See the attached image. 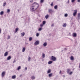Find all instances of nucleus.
Instances as JSON below:
<instances>
[{"label":"nucleus","instance_id":"obj_16","mask_svg":"<svg viewBox=\"0 0 80 80\" xmlns=\"http://www.w3.org/2000/svg\"><path fill=\"white\" fill-rule=\"evenodd\" d=\"M21 34L22 37H23V36L25 35V32H23L21 33Z\"/></svg>","mask_w":80,"mask_h":80},{"label":"nucleus","instance_id":"obj_14","mask_svg":"<svg viewBox=\"0 0 80 80\" xmlns=\"http://www.w3.org/2000/svg\"><path fill=\"white\" fill-rule=\"evenodd\" d=\"M42 58H44L45 57V54L44 53H42Z\"/></svg>","mask_w":80,"mask_h":80},{"label":"nucleus","instance_id":"obj_54","mask_svg":"<svg viewBox=\"0 0 80 80\" xmlns=\"http://www.w3.org/2000/svg\"><path fill=\"white\" fill-rule=\"evenodd\" d=\"M63 77H65V75H63Z\"/></svg>","mask_w":80,"mask_h":80},{"label":"nucleus","instance_id":"obj_41","mask_svg":"<svg viewBox=\"0 0 80 80\" xmlns=\"http://www.w3.org/2000/svg\"><path fill=\"white\" fill-rule=\"evenodd\" d=\"M75 0H71V2H72V3H73V2H75Z\"/></svg>","mask_w":80,"mask_h":80},{"label":"nucleus","instance_id":"obj_23","mask_svg":"<svg viewBox=\"0 0 80 80\" xmlns=\"http://www.w3.org/2000/svg\"><path fill=\"white\" fill-rule=\"evenodd\" d=\"M48 15L47 14L45 16V18H46V19H47L48 18Z\"/></svg>","mask_w":80,"mask_h":80},{"label":"nucleus","instance_id":"obj_26","mask_svg":"<svg viewBox=\"0 0 80 80\" xmlns=\"http://www.w3.org/2000/svg\"><path fill=\"white\" fill-rule=\"evenodd\" d=\"M52 76V73H51L48 75V76L49 77H51Z\"/></svg>","mask_w":80,"mask_h":80},{"label":"nucleus","instance_id":"obj_56","mask_svg":"<svg viewBox=\"0 0 80 80\" xmlns=\"http://www.w3.org/2000/svg\"><path fill=\"white\" fill-rule=\"evenodd\" d=\"M49 35H51V34H49Z\"/></svg>","mask_w":80,"mask_h":80},{"label":"nucleus","instance_id":"obj_43","mask_svg":"<svg viewBox=\"0 0 80 80\" xmlns=\"http://www.w3.org/2000/svg\"><path fill=\"white\" fill-rule=\"evenodd\" d=\"M25 70H27V67H25Z\"/></svg>","mask_w":80,"mask_h":80},{"label":"nucleus","instance_id":"obj_52","mask_svg":"<svg viewBox=\"0 0 80 80\" xmlns=\"http://www.w3.org/2000/svg\"><path fill=\"white\" fill-rule=\"evenodd\" d=\"M22 75L21 74L20 75V77H22Z\"/></svg>","mask_w":80,"mask_h":80},{"label":"nucleus","instance_id":"obj_33","mask_svg":"<svg viewBox=\"0 0 80 80\" xmlns=\"http://www.w3.org/2000/svg\"><path fill=\"white\" fill-rule=\"evenodd\" d=\"M42 30V28H40L38 29V31H41Z\"/></svg>","mask_w":80,"mask_h":80},{"label":"nucleus","instance_id":"obj_4","mask_svg":"<svg viewBox=\"0 0 80 80\" xmlns=\"http://www.w3.org/2000/svg\"><path fill=\"white\" fill-rule=\"evenodd\" d=\"M51 60H52V61H55V60H56V58L54 57L53 56H52Z\"/></svg>","mask_w":80,"mask_h":80},{"label":"nucleus","instance_id":"obj_20","mask_svg":"<svg viewBox=\"0 0 80 80\" xmlns=\"http://www.w3.org/2000/svg\"><path fill=\"white\" fill-rule=\"evenodd\" d=\"M52 63H53V62L52 61H50L48 62V64L49 65H50Z\"/></svg>","mask_w":80,"mask_h":80},{"label":"nucleus","instance_id":"obj_32","mask_svg":"<svg viewBox=\"0 0 80 80\" xmlns=\"http://www.w3.org/2000/svg\"><path fill=\"white\" fill-rule=\"evenodd\" d=\"M54 9H55L56 10L57 9V6L56 5L54 6Z\"/></svg>","mask_w":80,"mask_h":80},{"label":"nucleus","instance_id":"obj_44","mask_svg":"<svg viewBox=\"0 0 80 80\" xmlns=\"http://www.w3.org/2000/svg\"><path fill=\"white\" fill-rule=\"evenodd\" d=\"M61 73H62V71L61 70L59 72V74H61Z\"/></svg>","mask_w":80,"mask_h":80},{"label":"nucleus","instance_id":"obj_28","mask_svg":"<svg viewBox=\"0 0 80 80\" xmlns=\"http://www.w3.org/2000/svg\"><path fill=\"white\" fill-rule=\"evenodd\" d=\"M46 23V22L45 21H44L42 22V24L43 25H45V24Z\"/></svg>","mask_w":80,"mask_h":80},{"label":"nucleus","instance_id":"obj_35","mask_svg":"<svg viewBox=\"0 0 80 80\" xmlns=\"http://www.w3.org/2000/svg\"><path fill=\"white\" fill-rule=\"evenodd\" d=\"M69 73V74L70 75H72V73H73V72H71Z\"/></svg>","mask_w":80,"mask_h":80},{"label":"nucleus","instance_id":"obj_29","mask_svg":"<svg viewBox=\"0 0 80 80\" xmlns=\"http://www.w3.org/2000/svg\"><path fill=\"white\" fill-rule=\"evenodd\" d=\"M51 72V70L49 69L47 72L48 73H50Z\"/></svg>","mask_w":80,"mask_h":80},{"label":"nucleus","instance_id":"obj_47","mask_svg":"<svg viewBox=\"0 0 80 80\" xmlns=\"http://www.w3.org/2000/svg\"><path fill=\"white\" fill-rule=\"evenodd\" d=\"M16 62V60H14V61H13V63H15Z\"/></svg>","mask_w":80,"mask_h":80},{"label":"nucleus","instance_id":"obj_5","mask_svg":"<svg viewBox=\"0 0 80 80\" xmlns=\"http://www.w3.org/2000/svg\"><path fill=\"white\" fill-rule=\"evenodd\" d=\"M72 37H77V33L73 32L72 33Z\"/></svg>","mask_w":80,"mask_h":80},{"label":"nucleus","instance_id":"obj_13","mask_svg":"<svg viewBox=\"0 0 80 80\" xmlns=\"http://www.w3.org/2000/svg\"><path fill=\"white\" fill-rule=\"evenodd\" d=\"M78 20H79L80 18V13H78Z\"/></svg>","mask_w":80,"mask_h":80},{"label":"nucleus","instance_id":"obj_12","mask_svg":"<svg viewBox=\"0 0 80 80\" xmlns=\"http://www.w3.org/2000/svg\"><path fill=\"white\" fill-rule=\"evenodd\" d=\"M48 12L49 13H52V12H53V11L51 9H49Z\"/></svg>","mask_w":80,"mask_h":80},{"label":"nucleus","instance_id":"obj_39","mask_svg":"<svg viewBox=\"0 0 80 80\" xmlns=\"http://www.w3.org/2000/svg\"><path fill=\"white\" fill-rule=\"evenodd\" d=\"M43 24H41L40 25V27H43Z\"/></svg>","mask_w":80,"mask_h":80},{"label":"nucleus","instance_id":"obj_49","mask_svg":"<svg viewBox=\"0 0 80 80\" xmlns=\"http://www.w3.org/2000/svg\"><path fill=\"white\" fill-rule=\"evenodd\" d=\"M1 28H0V33H1Z\"/></svg>","mask_w":80,"mask_h":80},{"label":"nucleus","instance_id":"obj_57","mask_svg":"<svg viewBox=\"0 0 80 80\" xmlns=\"http://www.w3.org/2000/svg\"><path fill=\"white\" fill-rule=\"evenodd\" d=\"M79 80H80V79Z\"/></svg>","mask_w":80,"mask_h":80},{"label":"nucleus","instance_id":"obj_48","mask_svg":"<svg viewBox=\"0 0 80 80\" xmlns=\"http://www.w3.org/2000/svg\"><path fill=\"white\" fill-rule=\"evenodd\" d=\"M78 2H80V0H78Z\"/></svg>","mask_w":80,"mask_h":80},{"label":"nucleus","instance_id":"obj_24","mask_svg":"<svg viewBox=\"0 0 80 80\" xmlns=\"http://www.w3.org/2000/svg\"><path fill=\"white\" fill-rule=\"evenodd\" d=\"M10 9H8L7 10V13H10Z\"/></svg>","mask_w":80,"mask_h":80},{"label":"nucleus","instance_id":"obj_21","mask_svg":"<svg viewBox=\"0 0 80 80\" xmlns=\"http://www.w3.org/2000/svg\"><path fill=\"white\" fill-rule=\"evenodd\" d=\"M15 78H16V76H15V75L13 76L12 77V79H15Z\"/></svg>","mask_w":80,"mask_h":80},{"label":"nucleus","instance_id":"obj_42","mask_svg":"<svg viewBox=\"0 0 80 80\" xmlns=\"http://www.w3.org/2000/svg\"><path fill=\"white\" fill-rule=\"evenodd\" d=\"M54 24H52L51 26L52 27H54Z\"/></svg>","mask_w":80,"mask_h":80},{"label":"nucleus","instance_id":"obj_45","mask_svg":"<svg viewBox=\"0 0 80 80\" xmlns=\"http://www.w3.org/2000/svg\"><path fill=\"white\" fill-rule=\"evenodd\" d=\"M79 68H80V63L79 64Z\"/></svg>","mask_w":80,"mask_h":80},{"label":"nucleus","instance_id":"obj_3","mask_svg":"<svg viewBox=\"0 0 80 80\" xmlns=\"http://www.w3.org/2000/svg\"><path fill=\"white\" fill-rule=\"evenodd\" d=\"M39 43H40V42L39 41L37 40L34 43V45H39Z\"/></svg>","mask_w":80,"mask_h":80},{"label":"nucleus","instance_id":"obj_34","mask_svg":"<svg viewBox=\"0 0 80 80\" xmlns=\"http://www.w3.org/2000/svg\"><path fill=\"white\" fill-rule=\"evenodd\" d=\"M32 40V38L30 37L29 38V41H31Z\"/></svg>","mask_w":80,"mask_h":80},{"label":"nucleus","instance_id":"obj_15","mask_svg":"<svg viewBox=\"0 0 80 80\" xmlns=\"http://www.w3.org/2000/svg\"><path fill=\"white\" fill-rule=\"evenodd\" d=\"M3 13H4V12H3V11H1L0 12V15H3Z\"/></svg>","mask_w":80,"mask_h":80},{"label":"nucleus","instance_id":"obj_11","mask_svg":"<svg viewBox=\"0 0 80 80\" xmlns=\"http://www.w3.org/2000/svg\"><path fill=\"white\" fill-rule=\"evenodd\" d=\"M12 58V57H11V56H9L8 58H7V60H10L11 58Z\"/></svg>","mask_w":80,"mask_h":80},{"label":"nucleus","instance_id":"obj_37","mask_svg":"<svg viewBox=\"0 0 80 80\" xmlns=\"http://www.w3.org/2000/svg\"><path fill=\"white\" fill-rule=\"evenodd\" d=\"M53 2H52L51 4V7H53Z\"/></svg>","mask_w":80,"mask_h":80},{"label":"nucleus","instance_id":"obj_38","mask_svg":"<svg viewBox=\"0 0 80 80\" xmlns=\"http://www.w3.org/2000/svg\"><path fill=\"white\" fill-rule=\"evenodd\" d=\"M10 38V36H8L7 38L8 39H9Z\"/></svg>","mask_w":80,"mask_h":80},{"label":"nucleus","instance_id":"obj_36","mask_svg":"<svg viewBox=\"0 0 80 80\" xmlns=\"http://www.w3.org/2000/svg\"><path fill=\"white\" fill-rule=\"evenodd\" d=\"M39 36V33H36V36L37 37H38Z\"/></svg>","mask_w":80,"mask_h":80},{"label":"nucleus","instance_id":"obj_46","mask_svg":"<svg viewBox=\"0 0 80 80\" xmlns=\"http://www.w3.org/2000/svg\"><path fill=\"white\" fill-rule=\"evenodd\" d=\"M33 1V0H31L30 2H32Z\"/></svg>","mask_w":80,"mask_h":80},{"label":"nucleus","instance_id":"obj_7","mask_svg":"<svg viewBox=\"0 0 80 80\" xmlns=\"http://www.w3.org/2000/svg\"><path fill=\"white\" fill-rule=\"evenodd\" d=\"M5 72H3L2 74V77H3L5 75Z\"/></svg>","mask_w":80,"mask_h":80},{"label":"nucleus","instance_id":"obj_10","mask_svg":"<svg viewBox=\"0 0 80 80\" xmlns=\"http://www.w3.org/2000/svg\"><path fill=\"white\" fill-rule=\"evenodd\" d=\"M62 27H67V24L66 23H63L62 24Z\"/></svg>","mask_w":80,"mask_h":80},{"label":"nucleus","instance_id":"obj_51","mask_svg":"<svg viewBox=\"0 0 80 80\" xmlns=\"http://www.w3.org/2000/svg\"><path fill=\"white\" fill-rule=\"evenodd\" d=\"M25 43L26 45H28V43L26 42Z\"/></svg>","mask_w":80,"mask_h":80},{"label":"nucleus","instance_id":"obj_8","mask_svg":"<svg viewBox=\"0 0 80 80\" xmlns=\"http://www.w3.org/2000/svg\"><path fill=\"white\" fill-rule=\"evenodd\" d=\"M47 42H45L43 44V47H47Z\"/></svg>","mask_w":80,"mask_h":80},{"label":"nucleus","instance_id":"obj_18","mask_svg":"<svg viewBox=\"0 0 80 80\" xmlns=\"http://www.w3.org/2000/svg\"><path fill=\"white\" fill-rule=\"evenodd\" d=\"M70 59L71 60H73L74 59V58H73V57L72 56L70 57Z\"/></svg>","mask_w":80,"mask_h":80},{"label":"nucleus","instance_id":"obj_53","mask_svg":"<svg viewBox=\"0 0 80 80\" xmlns=\"http://www.w3.org/2000/svg\"><path fill=\"white\" fill-rule=\"evenodd\" d=\"M69 35L70 36V33L69 32Z\"/></svg>","mask_w":80,"mask_h":80},{"label":"nucleus","instance_id":"obj_40","mask_svg":"<svg viewBox=\"0 0 80 80\" xmlns=\"http://www.w3.org/2000/svg\"><path fill=\"white\" fill-rule=\"evenodd\" d=\"M43 1H44V0H41L40 2L41 3H43Z\"/></svg>","mask_w":80,"mask_h":80},{"label":"nucleus","instance_id":"obj_2","mask_svg":"<svg viewBox=\"0 0 80 80\" xmlns=\"http://www.w3.org/2000/svg\"><path fill=\"white\" fill-rule=\"evenodd\" d=\"M77 10L76 9L74 10V12L73 13V16L74 17H75L77 15Z\"/></svg>","mask_w":80,"mask_h":80},{"label":"nucleus","instance_id":"obj_25","mask_svg":"<svg viewBox=\"0 0 80 80\" xmlns=\"http://www.w3.org/2000/svg\"><path fill=\"white\" fill-rule=\"evenodd\" d=\"M70 69H68L67 70V73H69V72H70Z\"/></svg>","mask_w":80,"mask_h":80},{"label":"nucleus","instance_id":"obj_50","mask_svg":"<svg viewBox=\"0 0 80 80\" xmlns=\"http://www.w3.org/2000/svg\"><path fill=\"white\" fill-rule=\"evenodd\" d=\"M67 3H68V4L69 3V0H68Z\"/></svg>","mask_w":80,"mask_h":80},{"label":"nucleus","instance_id":"obj_1","mask_svg":"<svg viewBox=\"0 0 80 80\" xmlns=\"http://www.w3.org/2000/svg\"><path fill=\"white\" fill-rule=\"evenodd\" d=\"M31 7H32L30 8V10L31 12H33L38 8V7H39V5L38 3L35 2L32 4Z\"/></svg>","mask_w":80,"mask_h":80},{"label":"nucleus","instance_id":"obj_22","mask_svg":"<svg viewBox=\"0 0 80 80\" xmlns=\"http://www.w3.org/2000/svg\"><path fill=\"white\" fill-rule=\"evenodd\" d=\"M21 69V66H19L17 69V70H20Z\"/></svg>","mask_w":80,"mask_h":80},{"label":"nucleus","instance_id":"obj_27","mask_svg":"<svg viewBox=\"0 0 80 80\" xmlns=\"http://www.w3.org/2000/svg\"><path fill=\"white\" fill-rule=\"evenodd\" d=\"M6 4H7V2H5L3 3L2 6H3V7H5V5H6Z\"/></svg>","mask_w":80,"mask_h":80},{"label":"nucleus","instance_id":"obj_6","mask_svg":"<svg viewBox=\"0 0 80 80\" xmlns=\"http://www.w3.org/2000/svg\"><path fill=\"white\" fill-rule=\"evenodd\" d=\"M8 54V52H6L4 54V57H7V55Z\"/></svg>","mask_w":80,"mask_h":80},{"label":"nucleus","instance_id":"obj_17","mask_svg":"<svg viewBox=\"0 0 80 80\" xmlns=\"http://www.w3.org/2000/svg\"><path fill=\"white\" fill-rule=\"evenodd\" d=\"M25 51V48L23 47L22 50V52H24Z\"/></svg>","mask_w":80,"mask_h":80},{"label":"nucleus","instance_id":"obj_30","mask_svg":"<svg viewBox=\"0 0 80 80\" xmlns=\"http://www.w3.org/2000/svg\"><path fill=\"white\" fill-rule=\"evenodd\" d=\"M28 62H30V60H31V58H30V57H29L28 58Z\"/></svg>","mask_w":80,"mask_h":80},{"label":"nucleus","instance_id":"obj_31","mask_svg":"<svg viewBox=\"0 0 80 80\" xmlns=\"http://www.w3.org/2000/svg\"><path fill=\"white\" fill-rule=\"evenodd\" d=\"M64 17H68V14L67 13H66L64 14Z\"/></svg>","mask_w":80,"mask_h":80},{"label":"nucleus","instance_id":"obj_19","mask_svg":"<svg viewBox=\"0 0 80 80\" xmlns=\"http://www.w3.org/2000/svg\"><path fill=\"white\" fill-rule=\"evenodd\" d=\"M18 30V28H17L15 29V33H17V31Z\"/></svg>","mask_w":80,"mask_h":80},{"label":"nucleus","instance_id":"obj_55","mask_svg":"<svg viewBox=\"0 0 80 80\" xmlns=\"http://www.w3.org/2000/svg\"><path fill=\"white\" fill-rule=\"evenodd\" d=\"M65 50H67V49H66V48H65Z\"/></svg>","mask_w":80,"mask_h":80},{"label":"nucleus","instance_id":"obj_9","mask_svg":"<svg viewBox=\"0 0 80 80\" xmlns=\"http://www.w3.org/2000/svg\"><path fill=\"white\" fill-rule=\"evenodd\" d=\"M35 77L34 76H31V79L32 80H34V79H35Z\"/></svg>","mask_w":80,"mask_h":80}]
</instances>
